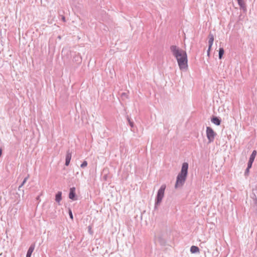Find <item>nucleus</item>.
Listing matches in <instances>:
<instances>
[{"label": "nucleus", "mask_w": 257, "mask_h": 257, "mask_svg": "<svg viewBox=\"0 0 257 257\" xmlns=\"http://www.w3.org/2000/svg\"><path fill=\"white\" fill-rule=\"evenodd\" d=\"M121 96L122 97H127V94L125 93H122L121 94Z\"/></svg>", "instance_id": "26"}, {"label": "nucleus", "mask_w": 257, "mask_h": 257, "mask_svg": "<svg viewBox=\"0 0 257 257\" xmlns=\"http://www.w3.org/2000/svg\"><path fill=\"white\" fill-rule=\"evenodd\" d=\"M211 49H209V47H208V50H207V56L209 57L210 55V51Z\"/></svg>", "instance_id": "25"}, {"label": "nucleus", "mask_w": 257, "mask_h": 257, "mask_svg": "<svg viewBox=\"0 0 257 257\" xmlns=\"http://www.w3.org/2000/svg\"><path fill=\"white\" fill-rule=\"evenodd\" d=\"M87 161H84L82 162V163L81 164V165L80 167H81V168H84L86 167L87 166Z\"/></svg>", "instance_id": "17"}, {"label": "nucleus", "mask_w": 257, "mask_h": 257, "mask_svg": "<svg viewBox=\"0 0 257 257\" xmlns=\"http://www.w3.org/2000/svg\"><path fill=\"white\" fill-rule=\"evenodd\" d=\"M31 255H28V254H26V257H31Z\"/></svg>", "instance_id": "30"}, {"label": "nucleus", "mask_w": 257, "mask_h": 257, "mask_svg": "<svg viewBox=\"0 0 257 257\" xmlns=\"http://www.w3.org/2000/svg\"><path fill=\"white\" fill-rule=\"evenodd\" d=\"M238 5H239L240 9L243 10L245 9V4L243 1V0H237Z\"/></svg>", "instance_id": "14"}, {"label": "nucleus", "mask_w": 257, "mask_h": 257, "mask_svg": "<svg viewBox=\"0 0 257 257\" xmlns=\"http://www.w3.org/2000/svg\"><path fill=\"white\" fill-rule=\"evenodd\" d=\"M190 251L192 253H195L199 251V248L197 246L193 245L190 248Z\"/></svg>", "instance_id": "13"}, {"label": "nucleus", "mask_w": 257, "mask_h": 257, "mask_svg": "<svg viewBox=\"0 0 257 257\" xmlns=\"http://www.w3.org/2000/svg\"><path fill=\"white\" fill-rule=\"evenodd\" d=\"M24 186L23 184H21L19 187H18V190L20 191L21 190V188Z\"/></svg>", "instance_id": "27"}, {"label": "nucleus", "mask_w": 257, "mask_h": 257, "mask_svg": "<svg viewBox=\"0 0 257 257\" xmlns=\"http://www.w3.org/2000/svg\"><path fill=\"white\" fill-rule=\"evenodd\" d=\"M62 21H63V22H65V17H64V16H62Z\"/></svg>", "instance_id": "28"}, {"label": "nucleus", "mask_w": 257, "mask_h": 257, "mask_svg": "<svg viewBox=\"0 0 257 257\" xmlns=\"http://www.w3.org/2000/svg\"><path fill=\"white\" fill-rule=\"evenodd\" d=\"M249 169L250 168H247L245 171V172H244V175L245 176H247L248 175V173H249Z\"/></svg>", "instance_id": "24"}, {"label": "nucleus", "mask_w": 257, "mask_h": 257, "mask_svg": "<svg viewBox=\"0 0 257 257\" xmlns=\"http://www.w3.org/2000/svg\"><path fill=\"white\" fill-rule=\"evenodd\" d=\"M58 39H61V36H59L58 37Z\"/></svg>", "instance_id": "31"}, {"label": "nucleus", "mask_w": 257, "mask_h": 257, "mask_svg": "<svg viewBox=\"0 0 257 257\" xmlns=\"http://www.w3.org/2000/svg\"><path fill=\"white\" fill-rule=\"evenodd\" d=\"M252 200V206L257 210V197L256 196V195L253 193L250 196Z\"/></svg>", "instance_id": "7"}, {"label": "nucleus", "mask_w": 257, "mask_h": 257, "mask_svg": "<svg viewBox=\"0 0 257 257\" xmlns=\"http://www.w3.org/2000/svg\"><path fill=\"white\" fill-rule=\"evenodd\" d=\"M208 47L211 49L214 42V36L212 34L210 33L208 35Z\"/></svg>", "instance_id": "8"}, {"label": "nucleus", "mask_w": 257, "mask_h": 257, "mask_svg": "<svg viewBox=\"0 0 257 257\" xmlns=\"http://www.w3.org/2000/svg\"><path fill=\"white\" fill-rule=\"evenodd\" d=\"M253 162V161L249 160L248 162V163H247V168H251L252 167Z\"/></svg>", "instance_id": "19"}, {"label": "nucleus", "mask_w": 257, "mask_h": 257, "mask_svg": "<svg viewBox=\"0 0 257 257\" xmlns=\"http://www.w3.org/2000/svg\"><path fill=\"white\" fill-rule=\"evenodd\" d=\"M29 177V175H28L25 178V179H24L22 184L24 185V184L26 183L27 181L28 180Z\"/></svg>", "instance_id": "20"}, {"label": "nucleus", "mask_w": 257, "mask_h": 257, "mask_svg": "<svg viewBox=\"0 0 257 257\" xmlns=\"http://www.w3.org/2000/svg\"><path fill=\"white\" fill-rule=\"evenodd\" d=\"M170 50L177 59L180 69L181 70H186L188 67L187 55L186 51L175 45L171 46Z\"/></svg>", "instance_id": "1"}, {"label": "nucleus", "mask_w": 257, "mask_h": 257, "mask_svg": "<svg viewBox=\"0 0 257 257\" xmlns=\"http://www.w3.org/2000/svg\"><path fill=\"white\" fill-rule=\"evenodd\" d=\"M256 155V151L255 150H254L252 152V154H251V155L249 157V160L254 161Z\"/></svg>", "instance_id": "15"}, {"label": "nucleus", "mask_w": 257, "mask_h": 257, "mask_svg": "<svg viewBox=\"0 0 257 257\" xmlns=\"http://www.w3.org/2000/svg\"><path fill=\"white\" fill-rule=\"evenodd\" d=\"M74 59L75 61H79V62H81V58L78 56H76L74 57Z\"/></svg>", "instance_id": "21"}, {"label": "nucleus", "mask_w": 257, "mask_h": 257, "mask_svg": "<svg viewBox=\"0 0 257 257\" xmlns=\"http://www.w3.org/2000/svg\"><path fill=\"white\" fill-rule=\"evenodd\" d=\"M88 229L89 233L90 234H93V231H92V228H91V226H88Z\"/></svg>", "instance_id": "22"}, {"label": "nucleus", "mask_w": 257, "mask_h": 257, "mask_svg": "<svg viewBox=\"0 0 257 257\" xmlns=\"http://www.w3.org/2000/svg\"><path fill=\"white\" fill-rule=\"evenodd\" d=\"M62 200V192L61 191H58L57 193L55 195V200L56 201L60 204V202Z\"/></svg>", "instance_id": "11"}, {"label": "nucleus", "mask_w": 257, "mask_h": 257, "mask_svg": "<svg viewBox=\"0 0 257 257\" xmlns=\"http://www.w3.org/2000/svg\"><path fill=\"white\" fill-rule=\"evenodd\" d=\"M2 154V149L0 148V157L1 156Z\"/></svg>", "instance_id": "29"}, {"label": "nucleus", "mask_w": 257, "mask_h": 257, "mask_svg": "<svg viewBox=\"0 0 257 257\" xmlns=\"http://www.w3.org/2000/svg\"><path fill=\"white\" fill-rule=\"evenodd\" d=\"M211 121L212 123L217 125H219L221 123V119L217 116H213L211 118Z\"/></svg>", "instance_id": "9"}, {"label": "nucleus", "mask_w": 257, "mask_h": 257, "mask_svg": "<svg viewBox=\"0 0 257 257\" xmlns=\"http://www.w3.org/2000/svg\"><path fill=\"white\" fill-rule=\"evenodd\" d=\"M69 198L72 200H77V197L75 194V188L72 187L70 189V192L69 194Z\"/></svg>", "instance_id": "5"}, {"label": "nucleus", "mask_w": 257, "mask_h": 257, "mask_svg": "<svg viewBox=\"0 0 257 257\" xmlns=\"http://www.w3.org/2000/svg\"><path fill=\"white\" fill-rule=\"evenodd\" d=\"M216 135V133L211 127L209 126L206 127V136L208 140V143H210L213 142Z\"/></svg>", "instance_id": "4"}, {"label": "nucleus", "mask_w": 257, "mask_h": 257, "mask_svg": "<svg viewBox=\"0 0 257 257\" xmlns=\"http://www.w3.org/2000/svg\"><path fill=\"white\" fill-rule=\"evenodd\" d=\"M188 164L184 162L183 163L181 172L177 177V180L175 185V188L182 187L186 180L188 174Z\"/></svg>", "instance_id": "2"}, {"label": "nucleus", "mask_w": 257, "mask_h": 257, "mask_svg": "<svg viewBox=\"0 0 257 257\" xmlns=\"http://www.w3.org/2000/svg\"><path fill=\"white\" fill-rule=\"evenodd\" d=\"M69 215L70 217L72 219H73V214H72V211L70 209H69Z\"/></svg>", "instance_id": "23"}, {"label": "nucleus", "mask_w": 257, "mask_h": 257, "mask_svg": "<svg viewBox=\"0 0 257 257\" xmlns=\"http://www.w3.org/2000/svg\"><path fill=\"white\" fill-rule=\"evenodd\" d=\"M224 49L223 48H220L219 49V55H218L219 59H222V56L224 54Z\"/></svg>", "instance_id": "16"}, {"label": "nucleus", "mask_w": 257, "mask_h": 257, "mask_svg": "<svg viewBox=\"0 0 257 257\" xmlns=\"http://www.w3.org/2000/svg\"><path fill=\"white\" fill-rule=\"evenodd\" d=\"M35 247V244L34 243L31 245L30 247L28 249L27 254L28 255H31L32 252H33Z\"/></svg>", "instance_id": "12"}, {"label": "nucleus", "mask_w": 257, "mask_h": 257, "mask_svg": "<svg viewBox=\"0 0 257 257\" xmlns=\"http://www.w3.org/2000/svg\"><path fill=\"white\" fill-rule=\"evenodd\" d=\"M127 119L131 127H133L134 126V122L131 120L128 116H127Z\"/></svg>", "instance_id": "18"}, {"label": "nucleus", "mask_w": 257, "mask_h": 257, "mask_svg": "<svg viewBox=\"0 0 257 257\" xmlns=\"http://www.w3.org/2000/svg\"><path fill=\"white\" fill-rule=\"evenodd\" d=\"M166 189V185L163 184L158 191L155 201V207L159 205L164 195V192Z\"/></svg>", "instance_id": "3"}, {"label": "nucleus", "mask_w": 257, "mask_h": 257, "mask_svg": "<svg viewBox=\"0 0 257 257\" xmlns=\"http://www.w3.org/2000/svg\"><path fill=\"white\" fill-rule=\"evenodd\" d=\"M72 153L70 150H68L66 153V159H65V165L68 166L70 162L71 159Z\"/></svg>", "instance_id": "6"}, {"label": "nucleus", "mask_w": 257, "mask_h": 257, "mask_svg": "<svg viewBox=\"0 0 257 257\" xmlns=\"http://www.w3.org/2000/svg\"><path fill=\"white\" fill-rule=\"evenodd\" d=\"M156 240L162 245H165L166 244V240L161 236H156Z\"/></svg>", "instance_id": "10"}]
</instances>
